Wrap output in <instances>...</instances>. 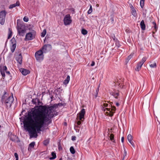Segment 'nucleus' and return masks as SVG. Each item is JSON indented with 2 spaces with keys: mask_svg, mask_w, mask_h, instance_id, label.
Here are the masks:
<instances>
[{
  "mask_svg": "<svg viewBox=\"0 0 160 160\" xmlns=\"http://www.w3.org/2000/svg\"><path fill=\"white\" fill-rule=\"evenodd\" d=\"M60 103L50 106H42L39 109L32 111V115L28 117L23 122L24 126L29 132L30 138L38 136L37 131H40L44 124L54 116L55 108H57Z\"/></svg>",
  "mask_w": 160,
  "mask_h": 160,
  "instance_id": "obj_1",
  "label": "nucleus"
},
{
  "mask_svg": "<svg viewBox=\"0 0 160 160\" xmlns=\"http://www.w3.org/2000/svg\"><path fill=\"white\" fill-rule=\"evenodd\" d=\"M6 92H4L3 95L1 98V102L2 104L4 103L6 105V108L8 109V108H10L11 107L14 99L12 96H9L7 98H6Z\"/></svg>",
  "mask_w": 160,
  "mask_h": 160,
  "instance_id": "obj_2",
  "label": "nucleus"
},
{
  "mask_svg": "<svg viewBox=\"0 0 160 160\" xmlns=\"http://www.w3.org/2000/svg\"><path fill=\"white\" fill-rule=\"evenodd\" d=\"M103 106L104 107H102V110L104 111L108 115L111 117L112 116L114 113L113 111H115L116 107L114 106H112L111 105H109V107L111 108H106L105 107H107L108 106V104L107 103H103Z\"/></svg>",
  "mask_w": 160,
  "mask_h": 160,
  "instance_id": "obj_3",
  "label": "nucleus"
},
{
  "mask_svg": "<svg viewBox=\"0 0 160 160\" xmlns=\"http://www.w3.org/2000/svg\"><path fill=\"white\" fill-rule=\"evenodd\" d=\"M28 29L30 32L26 34L25 39L26 40H31L35 38L36 32L34 30L31 29L30 28Z\"/></svg>",
  "mask_w": 160,
  "mask_h": 160,
  "instance_id": "obj_4",
  "label": "nucleus"
},
{
  "mask_svg": "<svg viewBox=\"0 0 160 160\" xmlns=\"http://www.w3.org/2000/svg\"><path fill=\"white\" fill-rule=\"evenodd\" d=\"M17 30L19 35L23 36L26 32L25 27L21 24L18 25Z\"/></svg>",
  "mask_w": 160,
  "mask_h": 160,
  "instance_id": "obj_5",
  "label": "nucleus"
},
{
  "mask_svg": "<svg viewBox=\"0 0 160 160\" xmlns=\"http://www.w3.org/2000/svg\"><path fill=\"white\" fill-rule=\"evenodd\" d=\"M43 53L42 51L40 50L35 52V56L37 61L41 62L44 59Z\"/></svg>",
  "mask_w": 160,
  "mask_h": 160,
  "instance_id": "obj_6",
  "label": "nucleus"
},
{
  "mask_svg": "<svg viewBox=\"0 0 160 160\" xmlns=\"http://www.w3.org/2000/svg\"><path fill=\"white\" fill-rule=\"evenodd\" d=\"M7 14L5 10H2L0 12V23L3 25L5 23L6 16Z\"/></svg>",
  "mask_w": 160,
  "mask_h": 160,
  "instance_id": "obj_7",
  "label": "nucleus"
},
{
  "mask_svg": "<svg viewBox=\"0 0 160 160\" xmlns=\"http://www.w3.org/2000/svg\"><path fill=\"white\" fill-rule=\"evenodd\" d=\"M71 17L69 14L66 15L63 19V22L65 25H70L72 22Z\"/></svg>",
  "mask_w": 160,
  "mask_h": 160,
  "instance_id": "obj_8",
  "label": "nucleus"
},
{
  "mask_svg": "<svg viewBox=\"0 0 160 160\" xmlns=\"http://www.w3.org/2000/svg\"><path fill=\"white\" fill-rule=\"evenodd\" d=\"M11 45V50L12 52H13L16 48V41L14 38H12L10 41Z\"/></svg>",
  "mask_w": 160,
  "mask_h": 160,
  "instance_id": "obj_9",
  "label": "nucleus"
},
{
  "mask_svg": "<svg viewBox=\"0 0 160 160\" xmlns=\"http://www.w3.org/2000/svg\"><path fill=\"white\" fill-rule=\"evenodd\" d=\"M85 113V110L84 109H82L79 113V118L80 120L82 121V119H84V115Z\"/></svg>",
  "mask_w": 160,
  "mask_h": 160,
  "instance_id": "obj_10",
  "label": "nucleus"
},
{
  "mask_svg": "<svg viewBox=\"0 0 160 160\" xmlns=\"http://www.w3.org/2000/svg\"><path fill=\"white\" fill-rule=\"evenodd\" d=\"M110 94L113 96L115 98H118L119 95V93L118 91L113 90L110 92Z\"/></svg>",
  "mask_w": 160,
  "mask_h": 160,
  "instance_id": "obj_11",
  "label": "nucleus"
},
{
  "mask_svg": "<svg viewBox=\"0 0 160 160\" xmlns=\"http://www.w3.org/2000/svg\"><path fill=\"white\" fill-rule=\"evenodd\" d=\"M51 48V45L50 44H45L40 49L42 52L44 53H46L47 52V48L48 47Z\"/></svg>",
  "mask_w": 160,
  "mask_h": 160,
  "instance_id": "obj_12",
  "label": "nucleus"
},
{
  "mask_svg": "<svg viewBox=\"0 0 160 160\" xmlns=\"http://www.w3.org/2000/svg\"><path fill=\"white\" fill-rule=\"evenodd\" d=\"M114 83L116 86L118 85L120 88H123V87L122 86V80L120 79H118L116 80H115Z\"/></svg>",
  "mask_w": 160,
  "mask_h": 160,
  "instance_id": "obj_13",
  "label": "nucleus"
},
{
  "mask_svg": "<svg viewBox=\"0 0 160 160\" xmlns=\"http://www.w3.org/2000/svg\"><path fill=\"white\" fill-rule=\"evenodd\" d=\"M16 59L18 62L20 64L22 63V57L21 54L18 55L16 57Z\"/></svg>",
  "mask_w": 160,
  "mask_h": 160,
  "instance_id": "obj_14",
  "label": "nucleus"
},
{
  "mask_svg": "<svg viewBox=\"0 0 160 160\" xmlns=\"http://www.w3.org/2000/svg\"><path fill=\"white\" fill-rule=\"evenodd\" d=\"M20 70L22 73L24 75H26L30 73V71L26 69L21 68Z\"/></svg>",
  "mask_w": 160,
  "mask_h": 160,
  "instance_id": "obj_15",
  "label": "nucleus"
},
{
  "mask_svg": "<svg viewBox=\"0 0 160 160\" xmlns=\"http://www.w3.org/2000/svg\"><path fill=\"white\" fill-rule=\"evenodd\" d=\"M20 5V3L18 1H17L16 3L10 5L9 7V9H12L16 6H19Z\"/></svg>",
  "mask_w": 160,
  "mask_h": 160,
  "instance_id": "obj_16",
  "label": "nucleus"
},
{
  "mask_svg": "<svg viewBox=\"0 0 160 160\" xmlns=\"http://www.w3.org/2000/svg\"><path fill=\"white\" fill-rule=\"evenodd\" d=\"M140 25L141 28L142 30H145L146 26L143 20H142L141 22Z\"/></svg>",
  "mask_w": 160,
  "mask_h": 160,
  "instance_id": "obj_17",
  "label": "nucleus"
},
{
  "mask_svg": "<svg viewBox=\"0 0 160 160\" xmlns=\"http://www.w3.org/2000/svg\"><path fill=\"white\" fill-rule=\"evenodd\" d=\"M35 145V142H32L29 144V146L28 148V150H30L31 148H34Z\"/></svg>",
  "mask_w": 160,
  "mask_h": 160,
  "instance_id": "obj_18",
  "label": "nucleus"
},
{
  "mask_svg": "<svg viewBox=\"0 0 160 160\" xmlns=\"http://www.w3.org/2000/svg\"><path fill=\"white\" fill-rule=\"evenodd\" d=\"M70 79V77L69 75H68L67 76V78L64 80L63 83L64 84L67 85L68 84Z\"/></svg>",
  "mask_w": 160,
  "mask_h": 160,
  "instance_id": "obj_19",
  "label": "nucleus"
},
{
  "mask_svg": "<svg viewBox=\"0 0 160 160\" xmlns=\"http://www.w3.org/2000/svg\"><path fill=\"white\" fill-rule=\"evenodd\" d=\"M141 64V63L139 62L138 63L137 66V68L135 69L136 71H138L141 69V67L142 65V64Z\"/></svg>",
  "mask_w": 160,
  "mask_h": 160,
  "instance_id": "obj_20",
  "label": "nucleus"
},
{
  "mask_svg": "<svg viewBox=\"0 0 160 160\" xmlns=\"http://www.w3.org/2000/svg\"><path fill=\"white\" fill-rule=\"evenodd\" d=\"M7 70V68L6 66H1L0 67V71L2 70V71L6 72Z\"/></svg>",
  "mask_w": 160,
  "mask_h": 160,
  "instance_id": "obj_21",
  "label": "nucleus"
},
{
  "mask_svg": "<svg viewBox=\"0 0 160 160\" xmlns=\"http://www.w3.org/2000/svg\"><path fill=\"white\" fill-rule=\"evenodd\" d=\"M52 157L49 158V159L50 160L54 159L56 158V153L53 152H52L51 153Z\"/></svg>",
  "mask_w": 160,
  "mask_h": 160,
  "instance_id": "obj_22",
  "label": "nucleus"
},
{
  "mask_svg": "<svg viewBox=\"0 0 160 160\" xmlns=\"http://www.w3.org/2000/svg\"><path fill=\"white\" fill-rule=\"evenodd\" d=\"M132 14L133 16L134 17H136L137 15V13L136 12V11L135 10V9H132Z\"/></svg>",
  "mask_w": 160,
  "mask_h": 160,
  "instance_id": "obj_23",
  "label": "nucleus"
},
{
  "mask_svg": "<svg viewBox=\"0 0 160 160\" xmlns=\"http://www.w3.org/2000/svg\"><path fill=\"white\" fill-rule=\"evenodd\" d=\"M12 32L10 28H9L8 39L10 38L12 36Z\"/></svg>",
  "mask_w": 160,
  "mask_h": 160,
  "instance_id": "obj_24",
  "label": "nucleus"
},
{
  "mask_svg": "<svg viewBox=\"0 0 160 160\" xmlns=\"http://www.w3.org/2000/svg\"><path fill=\"white\" fill-rule=\"evenodd\" d=\"M70 151L71 153L72 154L75 153V151L73 147L72 146L70 148Z\"/></svg>",
  "mask_w": 160,
  "mask_h": 160,
  "instance_id": "obj_25",
  "label": "nucleus"
},
{
  "mask_svg": "<svg viewBox=\"0 0 160 160\" xmlns=\"http://www.w3.org/2000/svg\"><path fill=\"white\" fill-rule=\"evenodd\" d=\"M146 58L145 57H143L142 59L141 60V61L139 62L140 63H141V64H142V65L144 63V62L146 61Z\"/></svg>",
  "mask_w": 160,
  "mask_h": 160,
  "instance_id": "obj_26",
  "label": "nucleus"
},
{
  "mask_svg": "<svg viewBox=\"0 0 160 160\" xmlns=\"http://www.w3.org/2000/svg\"><path fill=\"white\" fill-rule=\"evenodd\" d=\"M46 33V29H44L41 33V36L42 37H44Z\"/></svg>",
  "mask_w": 160,
  "mask_h": 160,
  "instance_id": "obj_27",
  "label": "nucleus"
},
{
  "mask_svg": "<svg viewBox=\"0 0 160 160\" xmlns=\"http://www.w3.org/2000/svg\"><path fill=\"white\" fill-rule=\"evenodd\" d=\"M127 139L128 141H131L132 140V136L131 134H129L128 136Z\"/></svg>",
  "mask_w": 160,
  "mask_h": 160,
  "instance_id": "obj_28",
  "label": "nucleus"
},
{
  "mask_svg": "<svg viewBox=\"0 0 160 160\" xmlns=\"http://www.w3.org/2000/svg\"><path fill=\"white\" fill-rule=\"evenodd\" d=\"M110 139L111 141L114 142L115 140H114V136L113 134H111L110 136Z\"/></svg>",
  "mask_w": 160,
  "mask_h": 160,
  "instance_id": "obj_29",
  "label": "nucleus"
},
{
  "mask_svg": "<svg viewBox=\"0 0 160 160\" xmlns=\"http://www.w3.org/2000/svg\"><path fill=\"white\" fill-rule=\"evenodd\" d=\"M145 0H140V5L141 8H143L144 3V1Z\"/></svg>",
  "mask_w": 160,
  "mask_h": 160,
  "instance_id": "obj_30",
  "label": "nucleus"
},
{
  "mask_svg": "<svg viewBox=\"0 0 160 160\" xmlns=\"http://www.w3.org/2000/svg\"><path fill=\"white\" fill-rule=\"evenodd\" d=\"M152 23L153 25V27L155 29V30L156 31L157 30L156 23L155 22H152Z\"/></svg>",
  "mask_w": 160,
  "mask_h": 160,
  "instance_id": "obj_31",
  "label": "nucleus"
},
{
  "mask_svg": "<svg viewBox=\"0 0 160 160\" xmlns=\"http://www.w3.org/2000/svg\"><path fill=\"white\" fill-rule=\"evenodd\" d=\"M81 32L82 34L85 35L87 34L88 32L86 30L83 29L82 30Z\"/></svg>",
  "mask_w": 160,
  "mask_h": 160,
  "instance_id": "obj_32",
  "label": "nucleus"
},
{
  "mask_svg": "<svg viewBox=\"0 0 160 160\" xmlns=\"http://www.w3.org/2000/svg\"><path fill=\"white\" fill-rule=\"evenodd\" d=\"M92 6L91 5H90V8L89 10L88 11V14H91L92 12Z\"/></svg>",
  "mask_w": 160,
  "mask_h": 160,
  "instance_id": "obj_33",
  "label": "nucleus"
},
{
  "mask_svg": "<svg viewBox=\"0 0 160 160\" xmlns=\"http://www.w3.org/2000/svg\"><path fill=\"white\" fill-rule=\"evenodd\" d=\"M150 66L152 68H154L156 67V62H154L150 64Z\"/></svg>",
  "mask_w": 160,
  "mask_h": 160,
  "instance_id": "obj_34",
  "label": "nucleus"
},
{
  "mask_svg": "<svg viewBox=\"0 0 160 160\" xmlns=\"http://www.w3.org/2000/svg\"><path fill=\"white\" fill-rule=\"evenodd\" d=\"M127 151L124 148V154L123 155V157L122 160H124V158L127 155Z\"/></svg>",
  "mask_w": 160,
  "mask_h": 160,
  "instance_id": "obj_35",
  "label": "nucleus"
},
{
  "mask_svg": "<svg viewBox=\"0 0 160 160\" xmlns=\"http://www.w3.org/2000/svg\"><path fill=\"white\" fill-rule=\"evenodd\" d=\"M16 136L14 135H12L11 138V140L12 141H15L16 140Z\"/></svg>",
  "mask_w": 160,
  "mask_h": 160,
  "instance_id": "obj_36",
  "label": "nucleus"
},
{
  "mask_svg": "<svg viewBox=\"0 0 160 160\" xmlns=\"http://www.w3.org/2000/svg\"><path fill=\"white\" fill-rule=\"evenodd\" d=\"M0 73L2 76V78H4L5 76V72L2 71V70H1L0 71Z\"/></svg>",
  "mask_w": 160,
  "mask_h": 160,
  "instance_id": "obj_37",
  "label": "nucleus"
},
{
  "mask_svg": "<svg viewBox=\"0 0 160 160\" xmlns=\"http://www.w3.org/2000/svg\"><path fill=\"white\" fill-rule=\"evenodd\" d=\"M134 54L133 53H131L127 58V59L129 60L133 56Z\"/></svg>",
  "mask_w": 160,
  "mask_h": 160,
  "instance_id": "obj_38",
  "label": "nucleus"
},
{
  "mask_svg": "<svg viewBox=\"0 0 160 160\" xmlns=\"http://www.w3.org/2000/svg\"><path fill=\"white\" fill-rule=\"evenodd\" d=\"M49 141L48 140H45L43 142V144L45 145H47L49 143Z\"/></svg>",
  "mask_w": 160,
  "mask_h": 160,
  "instance_id": "obj_39",
  "label": "nucleus"
},
{
  "mask_svg": "<svg viewBox=\"0 0 160 160\" xmlns=\"http://www.w3.org/2000/svg\"><path fill=\"white\" fill-rule=\"evenodd\" d=\"M23 21L26 22H28V18L26 17H24L23 18Z\"/></svg>",
  "mask_w": 160,
  "mask_h": 160,
  "instance_id": "obj_40",
  "label": "nucleus"
},
{
  "mask_svg": "<svg viewBox=\"0 0 160 160\" xmlns=\"http://www.w3.org/2000/svg\"><path fill=\"white\" fill-rule=\"evenodd\" d=\"M14 156L15 157L16 160H18V154L15 152L14 153Z\"/></svg>",
  "mask_w": 160,
  "mask_h": 160,
  "instance_id": "obj_41",
  "label": "nucleus"
},
{
  "mask_svg": "<svg viewBox=\"0 0 160 160\" xmlns=\"http://www.w3.org/2000/svg\"><path fill=\"white\" fill-rule=\"evenodd\" d=\"M131 144V145H132V146L134 148H135V145L134 143L132 141H128Z\"/></svg>",
  "mask_w": 160,
  "mask_h": 160,
  "instance_id": "obj_42",
  "label": "nucleus"
},
{
  "mask_svg": "<svg viewBox=\"0 0 160 160\" xmlns=\"http://www.w3.org/2000/svg\"><path fill=\"white\" fill-rule=\"evenodd\" d=\"M76 137L75 136H72V141H74L76 139Z\"/></svg>",
  "mask_w": 160,
  "mask_h": 160,
  "instance_id": "obj_43",
  "label": "nucleus"
},
{
  "mask_svg": "<svg viewBox=\"0 0 160 160\" xmlns=\"http://www.w3.org/2000/svg\"><path fill=\"white\" fill-rule=\"evenodd\" d=\"M129 7L130 8L131 10L133 9H134V7L132 4H129Z\"/></svg>",
  "mask_w": 160,
  "mask_h": 160,
  "instance_id": "obj_44",
  "label": "nucleus"
},
{
  "mask_svg": "<svg viewBox=\"0 0 160 160\" xmlns=\"http://www.w3.org/2000/svg\"><path fill=\"white\" fill-rule=\"evenodd\" d=\"M95 63L94 61H92L91 64V66H93L95 65Z\"/></svg>",
  "mask_w": 160,
  "mask_h": 160,
  "instance_id": "obj_45",
  "label": "nucleus"
},
{
  "mask_svg": "<svg viewBox=\"0 0 160 160\" xmlns=\"http://www.w3.org/2000/svg\"><path fill=\"white\" fill-rule=\"evenodd\" d=\"M116 44L118 46V47L119 48L120 47V45L119 44L118 42H116Z\"/></svg>",
  "mask_w": 160,
  "mask_h": 160,
  "instance_id": "obj_46",
  "label": "nucleus"
},
{
  "mask_svg": "<svg viewBox=\"0 0 160 160\" xmlns=\"http://www.w3.org/2000/svg\"><path fill=\"white\" fill-rule=\"evenodd\" d=\"M78 125H80L81 124V122L80 121H78L77 122Z\"/></svg>",
  "mask_w": 160,
  "mask_h": 160,
  "instance_id": "obj_47",
  "label": "nucleus"
},
{
  "mask_svg": "<svg viewBox=\"0 0 160 160\" xmlns=\"http://www.w3.org/2000/svg\"><path fill=\"white\" fill-rule=\"evenodd\" d=\"M6 74H8V75H10V73L9 71H6Z\"/></svg>",
  "mask_w": 160,
  "mask_h": 160,
  "instance_id": "obj_48",
  "label": "nucleus"
},
{
  "mask_svg": "<svg viewBox=\"0 0 160 160\" xmlns=\"http://www.w3.org/2000/svg\"><path fill=\"white\" fill-rule=\"evenodd\" d=\"M124 140V138L123 137H122L121 138V142H123Z\"/></svg>",
  "mask_w": 160,
  "mask_h": 160,
  "instance_id": "obj_49",
  "label": "nucleus"
},
{
  "mask_svg": "<svg viewBox=\"0 0 160 160\" xmlns=\"http://www.w3.org/2000/svg\"><path fill=\"white\" fill-rule=\"evenodd\" d=\"M116 105L117 106H118L119 105V104L118 102H117L116 103Z\"/></svg>",
  "mask_w": 160,
  "mask_h": 160,
  "instance_id": "obj_50",
  "label": "nucleus"
},
{
  "mask_svg": "<svg viewBox=\"0 0 160 160\" xmlns=\"http://www.w3.org/2000/svg\"><path fill=\"white\" fill-rule=\"evenodd\" d=\"M96 92L97 93H98V88H97V89L96 90Z\"/></svg>",
  "mask_w": 160,
  "mask_h": 160,
  "instance_id": "obj_51",
  "label": "nucleus"
},
{
  "mask_svg": "<svg viewBox=\"0 0 160 160\" xmlns=\"http://www.w3.org/2000/svg\"><path fill=\"white\" fill-rule=\"evenodd\" d=\"M113 38L114 40H115V36L114 35L113 37Z\"/></svg>",
  "mask_w": 160,
  "mask_h": 160,
  "instance_id": "obj_52",
  "label": "nucleus"
},
{
  "mask_svg": "<svg viewBox=\"0 0 160 160\" xmlns=\"http://www.w3.org/2000/svg\"><path fill=\"white\" fill-rule=\"evenodd\" d=\"M59 160H62V158H61L59 159Z\"/></svg>",
  "mask_w": 160,
  "mask_h": 160,
  "instance_id": "obj_53",
  "label": "nucleus"
},
{
  "mask_svg": "<svg viewBox=\"0 0 160 160\" xmlns=\"http://www.w3.org/2000/svg\"><path fill=\"white\" fill-rule=\"evenodd\" d=\"M112 21H113V18H112Z\"/></svg>",
  "mask_w": 160,
  "mask_h": 160,
  "instance_id": "obj_54",
  "label": "nucleus"
},
{
  "mask_svg": "<svg viewBox=\"0 0 160 160\" xmlns=\"http://www.w3.org/2000/svg\"><path fill=\"white\" fill-rule=\"evenodd\" d=\"M97 6H98V4H97Z\"/></svg>",
  "mask_w": 160,
  "mask_h": 160,
  "instance_id": "obj_55",
  "label": "nucleus"
},
{
  "mask_svg": "<svg viewBox=\"0 0 160 160\" xmlns=\"http://www.w3.org/2000/svg\"><path fill=\"white\" fill-rule=\"evenodd\" d=\"M73 12H73V13H75V11H73Z\"/></svg>",
  "mask_w": 160,
  "mask_h": 160,
  "instance_id": "obj_56",
  "label": "nucleus"
}]
</instances>
